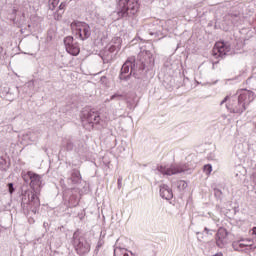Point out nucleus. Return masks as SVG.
Listing matches in <instances>:
<instances>
[{"label":"nucleus","instance_id":"6ab92c4d","mask_svg":"<svg viewBox=\"0 0 256 256\" xmlns=\"http://www.w3.org/2000/svg\"><path fill=\"white\" fill-rule=\"evenodd\" d=\"M129 256V253H127V251L126 250H119V252L118 251H114V256Z\"/></svg>","mask_w":256,"mask_h":256},{"label":"nucleus","instance_id":"4be33fe9","mask_svg":"<svg viewBox=\"0 0 256 256\" xmlns=\"http://www.w3.org/2000/svg\"><path fill=\"white\" fill-rule=\"evenodd\" d=\"M116 47L115 46H111L110 48H109V51H110V53H115V51H116Z\"/></svg>","mask_w":256,"mask_h":256},{"label":"nucleus","instance_id":"a878e982","mask_svg":"<svg viewBox=\"0 0 256 256\" xmlns=\"http://www.w3.org/2000/svg\"><path fill=\"white\" fill-rule=\"evenodd\" d=\"M205 231H208V229H207V228H205Z\"/></svg>","mask_w":256,"mask_h":256},{"label":"nucleus","instance_id":"393cba45","mask_svg":"<svg viewBox=\"0 0 256 256\" xmlns=\"http://www.w3.org/2000/svg\"><path fill=\"white\" fill-rule=\"evenodd\" d=\"M59 9H63V4H60Z\"/></svg>","mask_w":256,"mask_h":256},{"label":"nucleus","instance_id":"1a4fd4ad","mask_svg":"<svg viewBox=\"0 0 256 256\" xmlns=\"http://www.w3.org/2000/svg\"><path fill=\"white\" fill-rule=\"evenodd\" d=\"M76 251L78 255H86V253L91 251V244H89L87 240L79 242L76 246Z\"/></svg>","mask_w":256,"mask_h":256},{"label":"nucleus","instance_id":"a211bd4d","mask_svg":"<svg viewBox=\"0 0 256 256\" xmlns=\"http://www.w3.org/2000/svg\"><path fill=\"white\" fill-rule=\"evenodd\" d=\"M211 171H213V167L210 164L204 165V172L206 175H211Z\"/></svg>","mask_w":256,"mask_h":256},{"label":"nucleus","instance_id":"b1692460","mask_svg":"<svg viewBox=\"0 0 256 256\" xmlns=\"http://www.w3.org/2000/svg\"><path fill=\"white\" fill-rule=\"evenodd\" d=\"M118 186L121 187V178L118 179Z\"/></svg>","mask_w":256,"mask_h":256},{"label":"nucleus","instance_id":"dca6fc26","mask_svg":"<svg viewBox=\"0 0 256 256\" xmlns=\"http://www.w3.org/2000/svg\"><path fill=\"white\" fill-rule=\"evenodd\" d=\"M77 205H79V201L77 200V198L75 196H71L69 199V208L73 209V207H77Z\"/></svg>","mask_w":256,"mask_h":256},{"label":"nucleus","instance_id":"f257e3e1","mask_svg":"<svg viewBox=\"0 0 256 256\" xmlns=\"http://www.w3.org/2000/svg\"><path fill=\"white\" fill-rule=\"evenodd\" d=\"M238 102H235V99L231 96H226L221 102L227 103V108L232 111V113H243L247 109V105L255 99V93L250 90H240L238 91Z\"/></svg>","mask_w":256,"mask_h":256},{"label":"nucleus","instance_id":"f03ea898","mask_svg":"<svg viewBox=\"0 0 256 256\" xmlns=\"http://www.w3.org/2000/svg\"><path fill=\"white\" fill-rule=\"evenodd\" d=\"M139 11V0H119L117 5V15L119 19L134 17Z\"/></svg>","mask_w":256,"mask_h":256},{"label":"nucleus","instance_id":"f8f14e48","mask_svg":"<svg viewBox=\"0 0 256 256\" xmlns=\"http://www.w3.org/2000/svg\"><path fill=\"white\" fill-rule=\"evenodd\" d=\"M131 61H126L122 68H121V74H120V79H127L129 77V69H131Z\"/></svg>","mask_w":256,"mask_h":256},{"label":"nucleus","instance_id":"0eeeda50","mask_svg":"<svg viewBox=\"0 0 256 256\" xmlns=\"http://www.w3.org/2000/svg\"><path fill=\"white\" fill-rule=\"evenodd\" d=\"M227 51V46L224 42H216L212 50V55L216 59H219V57H225V55H227Z\"/></svg>","mask_w":256,"mask_h":256},{"label":"nucleus","instance_id":"f3484780","mask_svg":"<svg viewBox=\"0 0 256 256\" xmlns=\"http://www.w3.org/2000/svg\"><path fill=\"white\" fill-rule=\"evenodd\" d=\"M48 5L50 9L53 11L59 5V0H48Z\"/></svg>","mask_w":256,"mask_h":256},{"label":"nucleus","instance_id":"423d86ee","mask_svg":"<svg viewBox=\"0 0 256 256\" xmlns=\"http://www.w3.org/2000/svg\"><path fill=\"white\" fill-rule=\"evenodd\" d=\"M215 239L217 247L223 249V247H225L227 243H229V232L227 231V229L221 227L218 229Z\"/></svg>","mask_w":256,"mask_h":256},{"label":"nucleus","instance_id":"aec40b11","mask_svg":"<svg viewBox=\"0 0 256 256\" xmlns=\"http://www.w3.org/2000/svg\"><path fill=\"white\" fill-rule=\"evenodd\" d=\"M9 193L12 195L13 191H15V188H13V183L8 184Z\"/></svg>","mask_w":256,"mask_h":256},{"label":"nucleus","instance_id":"bb28decb","mask_svg":"<svg viewBox=\"0 0 256 256\" xmlns=\"http://www.w3.org/2000/svg\"><path fill=\"white\" fill-rule=\"evenodd\" d=\"M254 249H256V246L254 247Z\"/></svg>","mask_w":256,"mask_h":256},{"label":"nucleus","instance_id":"2eb2a0df","mask_svg":"<svg viewBox=\"0 0 256 256\" xmlns=\"http://www.w3.org/2000/svg\"><path fill=\"white\" fill-rule=\"evenodd\" d=\"M73 183H79L81 181V172L79 170H74L72 173Z\"/></svg>","mask_w":256,"mask_h":256},{"label":"nucleus","instance_id":"4468645a","mask_svg":"<svg viewBox=\"0 0 256 256\" xmlns=\"http://www.w3.org/2000/svg\"><path fill=\"white\" fill-rule=\"evenodd\" d=\"M28 177L30 178L31 183H39V181H41V176L33 172H28Z\"/></svg>","mask_w":256,"mask_h":256},{"label":"nucleus","instance_id":"6e6552de","mask_svg":"<svg viewBox=\"0 0 256 256\" xmlns=\"http://www.w3.org/2000/svg\"><path fill=\"white\" fill-rule=\"evenodd\" d=\"M28 205L30 209H32L33 213H37V210L39 209V207H41V200H39V196H37V194L35 193H32Z\"/></svg>","mask_w":256,"mask_h":256},{"label":"nucleus","instance_id":"ddd939ff","mask_svg":"<svg viewBox=\"0 0 256 256\" xmlns=\"http://www.w3.org/2000/svg\"><path fill=\"white\" fill-rule=\"evenodd\" d=\"M86 120L88 123H99V121H101V116H99V112H93L90 111L87 114Z\"/></svg>","mask_w":256,"mask_h":256},{"label":"nucleus","instance_id":"9b49d317","mask_svg":"<svg viewBox=\"0 0 256 256\" xmlns=\"http://www.w3.org/2000/svg\"><path fill=\"white\" fill-rule=\"evenodd\" d=\"M233 247L235 249H243V247H253V243L251 239H246V240H239L233 242Z\"/></svg>","mask_w":256,"mask_h":256},{"label":"nucleus","instance_id":"7ed1b4c3","mask_svg":"<svg viewBox=\"0 0 256 256\" xmlns=\"http://www.w3.org/2000/svg\"><path fill=\"white\" fill-rule=\"evenodd\" d=\"M70 27L73 35L78 39H81V41H85V39L91 37V27L85 22L74 21L71 23Z\"/></svg>","mask_w":256,"mask_h":256},{"label":"nucleus","instance_id":"412c9836","mask_svg":"<svg viewBox=\"0 0 256 256\" xmlns=\"http://www.w3.org/2000/svg\"><path fill=\"white\" fill-rule=\"evenodd\" d=\"M117 97H123V95H120V94H114L111 96V101H113V99H117Z\"/></svg>","mask_w":256,"mask_h":256},{"label":"nucleus","instance_id":"39448f33","mask_svg":"<svg viewBox=\"0 0 256 256\" xmlns=\"http://www.w3.org/2000/svg\"><path fill=\"white\" fill-rule=\"evenodd\" d=\"M158 171L162 173V175L171 176L177 175L178 173H183L184 171H187V168L181 165L159 166Z\"/></svg>","mask_w":256,"mask_h":256},{"label":"nucleus","instance_id":"20e7f679","mask_svg":"<svg viewBox=\"0 0 256 256\" xmlns=\"http://www.w3.org/2000/svg\"><path fill=\"white\" fill-rule=\"evenodd\" d=\"M64 45L69 55H73L74 57H77V55L81 53V48H79V44L75 42V40L73 39V36L66 37L64 39Z\"/></svg>","mask_w":256,"mask_h":256},{"label":"nucleus","instance_id":"9d476101","mask_svg":"<svg viewBox=\"0 0 256 256\" xmlns=\"http://www.w3.org/2000/svg\"><path fill=\"white\" fill-rule=\"evenodd\" d=\"M160 195L162 199H166L167 201L173 199V191L165 184L160 186Z\"/></svg>","mask_w":256,"mask_h":256},{"label":"nucleus","instance_id":"5701e85b","mask_svg":"<svg viewBox=\"0 0 256 256\" xmlns=\"http://www.w3.org/2000/svg\"><path fill=\"white\" fill-rule=\"evenodd\" d=\"M250 233H251V235H256V227H253V228L250 230Z\"/></svg>","mask_w":256,"mask_h":256}]
</instances>
